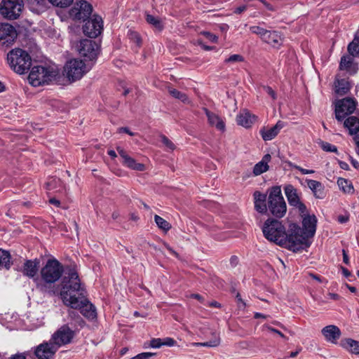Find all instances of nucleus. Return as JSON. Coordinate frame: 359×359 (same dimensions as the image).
Here are the masks:
<instances>
[{
  "mask_svg": "<svg viewBox=\"0 0 359 359\" xmlns=\"http://www.w3.org/2000/svg\"><path fill=\"white\" fill-rule=\"evenodd\" d=\"M60 294L67 306L77 307L82 303L79 298L85 295V289L75 269H70L62 278Z\"/></svg>",
  "mask_w": 359,
  "mask_h": 359,
  "instance_id": "obj_1",
  "label": "nucleus"
},
{
  "mask_svg": "<svg viewBox=\"0 0 359 359\" xmlns=\"http://www.w3.org/2000/svg\"><path fill=\"white\" fill-rule=\"evenodd\" d=\"M64 273L62 264L55 258L47 260L40 270V278H36V288L43 293L55 295L56 289L55 284Z\"/></svg>",
  "mask_w": 359,
  "mask_h": 359,
  "instance_id": "obj_2",
  "label": "nucleus"
},
{
  "mask_svg": "<svg viewBox=\"0 0 359 359\" xmlns=\"http://www.w3.org/2000/svg\"><path fill=\"white\" fill-rule=\"evenodd\" d=\"M316 217L314 215H307L302 219L303 229H301L296 224H290V230L293 234V241L290 245V250L297 252L304 247L307 248L310 245L308 239L314 236L316 230Z\"/></svg>",
  "mask_w": 359,
  "mask_h": 359,
  "instance_id": "obj_3",
  "label": "nucleus"
},
{
  "mask_svg": "<svg viewBox=\"0 0 359 359\" xmlns=\"http://www.w3.org/2000/svg\"><path fill=\"white\" fill-rule=\"evenodd\" d=\"M262 231L264 237L271 242H273L290 250L291 242L293 241V234L289 226L288 232H285L282 223L275 219H268L264 224Z\"/></svg>",
  "mask_w": 359,
  "mask_h": 359,
  "instance_id": "obj_4",
  "label": "nucleus"
},
{
  "mask_svg": "<svg viewBox=\"0 0 359 359\" xmlns=\"http://www.w3.org/2000/svg\"><path fill=\"white\" fill-rule=\"evenodd\" d=\"M28 79L32 86L36 87L53 83L64 84L65 77L55 66H36L32 69Z\"/></svg>",
  "mask_w": 359,
  "mask_h": 359,
  "instance_id": "obj_5",
  "label": "nucleus"
},
{
  "mask_svg": "<svg viewBox=\"0 0 359 359\" xmlns=\"http://www.w3.org/2000/svg\"><path fill=\"white\" fill-rule=\"evenodd\" d=\"M7 61L10 67L19 74L27 72L32 65L29 54L21 48H15L9 51L7 54Z\"/></svg>",
  "mask_w": 359,
  "mask_h": 359,
  "instance_id": "obj_6",
  "label": "nucleus"
},
{
  "mask_svg": "<svg viewBox=\"0 0 359 359\" xmlns=\"http://www.w3.org/2000/svg\"><path fill=\"white\" fill-rule=\"evenodd\" d=\"M267 209L276 217H283L287 212V205L283 196L280 187H273L268 196Z\"/></svg>",
  "mask_w": 359,
  "mask_h": 359,
  "instance_id": "obj_7",
  "label": "nucleus"
},
{
  "mask_svg": "<svg viewBox=\"0 0 359 359\" xmlns=\"http://www.w3.org/2000/svg\"><path fill=\"white\" fill-rule=\"evenodd\" d=\"M69 15L74 21L85 22L91 15L93 6L86 0H74Z\"/></svg>",
  "mask_w": 359,
  "mask_h": 359,
  "instance_id": "obj_8",
  "label": "nucleus"
},
{
  "mask_svg": "<svg viewBox=\"0 0 359 359\" xmlns=\"http://www.w3.org/2000/svg\"><path fill=\"white\" fill-rule=\"evenodd\" d=\"M75 335L76 332L68 325H63L52 334L50 340L58 349L62 346L70 344Z\"/></svg>",
  "mask_w": 359,
  "mask_h": 359,
  "instance_id": "obj_9",
  "label": "nucleus"
},
{
  "mask_svg": "<svg viewBox=\"0 0 359 359\" xmlns=\"http://www.w3.org/2000/svg\"><path fill=\"white\" fill-rule=\"evenodd\" d=\"M23 7L22 0H3L0 13L8 20H15L20 17Z\"/></svg>",
  "mask_w": 359,
  "mask_h": 359,
  "instance_id": "obj_10",
  "label": "nucleus"
},
{
  "mask_svg": "<svg viewBox=\"0 0 359 359\" xmlns=\"http://www.w3.org/2000/svg\"><path fill=\"white\" fill-rule=\"evenodd\" d=\"M64 72L68 81L73 82L80 79L86 72V65L81 60H71L66 63Z\"/></svg>",
  "mask_w": 359,
  "mask_h": 359,
  "instance_id": "obj_11",
  "label": "nucleus"
},
{
  "mask_svg": "<svg viewBox=\"0 0 359 359\" xmlns=\"http://www.w3.org/2000/svg\"><path fill=\"white\" fill-rule=\"evenodd\" d=\"M81 56L88 60H95L99 54L100 47L95 42L90 39H82L77 46Z\"/></svg>",
  "mask_w": 359,
  "mask_h": 359,
  "instance_id": "obj_12",
  "label": "nucleus"
},
{
  "mask_svg": "<svg viewBox=\"0 0 359 359\" xmlns=\"http://www.w3.org/2000/svg\"><path fill=\"white\" fill-rule=\"evenodd\" d=\"M356 107L355 100L346 97L339 100L335 106V116L339 121L344 120L346 116L352 114Z\"/></svg>",
  "mask_w": 359,
  "mask_h": 359,
  "instance_id": "obj_13",
  "label": "nucleus"
},
{
  "mask_svg": "<svg viewBox=\"0 0 359 359\" xmlns=\"http://www.w3.org/2000/svg\"><path fill=\"white\" fill-rule=\"evenodd\" d=\"M284 191L289 205L295 207L301 213L304 214L306 212V207L301 201L300 193L298 190L293 185L288 184L285 185Z\"/></svg>",
  "mask_w": 359,
  "mask_h": 359,
  "instance_id": "obj_14",
  "label": "nucleus"
},
{
  "mask_svg": "<svg viewBox=\"0 0 359 359\" xmlns=\"http://www.w3.org/2000/svg\"><path fill=\"white\" fill-rule=\"evenodd\" d=\"M83 27V33L90 37L95 38L99 36L103 29V21L100 16L93 15Z\"/></svg>",
  "mask_w": 359,
  "mask_h": 359,
  "instance_id": "obj_15",
  "label": "nucleus"
},
{
  "mask_svg": "<svg viewBox=\"0 0 359 359\" xmlns=\"http://www.w3.org/2000/svg\"><path fill=\"white\" fill-rule=\"evenodd\" d=\"M16 37V30L11 25L0 23V46H9Z\"/></svg>",
  "mask_w": 359,
  "mask_h": 359,
  "instance_id": "obj_16",
  "label": "nucleus"
},
{
  "mask_svg": "<svg viewBox=\"0 0 359 359\" xmlns=\"http://www.w3.org/2000/svg\"><path fill=\"white\" fill-rule=\"evenodd\" d=\"M58 349L51 342H43L36 346L34 349V354L37 359H53Z\"/></svg>",
  "mask_w": 359,
  "mask_h": 359,
  "instance_id": "obj_17",
  "label": "nucleus"
},
{
  "mask_svg": "<svg viewBox=\"0 0 359 359\" xmlns=\"http://www.w3.org/2000/svg\"><path fill=\"white\" fill-rule=\"evenodd\" d=\"M79 299L82 303L79 304L77 307H70L73 309H79L81 313L89 320H94L97 318L95 307L90 303L85 295L80 297Z\"/></svg>",
  "mask_w": 359,
  "mask_h": 359,
  "instance_id": "obj_18",
  "label": "nucleus"
},
{
  "mask_svg": "<svg viewBox=\"0 0 359 359\" xmlns=\"http://www.w3.org/2000/svg\"><path fill=\"white\" fill-rule=\"evenodd\" d=\"M117 151L122 158L123 164L125 166L137 171H144L145 170V165L144 164L137 163L134 158L128 155L123 149L118 147Z\"/></svg>",
  "mask_w": 359,
  "mask_h": 359,
  "instance_id": "obj_19",
  "label": "nucleus"
},
{
  "mask_svg": "<svg viewBox=\"0 0 359 359\" xmlns=\"http://www.w3.org/2000/svg\"><path fill=\"white\" fill-rule=\"evenodd\" d=\"M285 126V123L278 121L276 124L271 128L263 127L259 133L264 141H270L275 138L280 130Z\"/></svg>",
  "mask_w": 359,
  "mask_h": 359,
  "instance_id": "obj_20",
  "label": "nucleus"
},
{
  "mask_svg": "<svg viewBox=\"0 0 359 359\" xmlns=\"http://www.w3.org/2000/svg\"><path fill=\"white\" fill-rule=\"evenodd\" d=\"M325 340L332 344H337V340L341 335L339 328L334 325H327L321 331Z\"/></svg>",
  "mask_w": 359,
  "mask_h": 359,
  "instance_id": "obj_21",
  "label": "nucleus"
},
{
  "mask_svg": "<svg viewBox=\"0 0 359 359\" xmlns=\"http://www.w3.org/2000/svg\"><path fill=\"white\" fill-rule=\"evenodd\" d=\"M255 210L260 213H265L267 210L268 203L266 204V195L256 191L253 194Z\"/></svg>",
  "mask_w": 359,
  "mask_h": 359,
  "instance_id": "obj_22",
  "label": "nucleus"
},
{
  "mask_svg": "<svg viewBox=\"0 0 359 359\" xmlns=\"http://www.w3.org/2000/svg\"><path fill=\"white\" fill-rule=\"evenodd\" d=\"M203 111L208 118V123L210 124V126H215L219 130H224V122L217 114L209 111L206 108H204Z\"/></svg>",
  "mask_w": 359,
  "mask_h": 359,
  "instance_id": "obj_23",
  "label": "nucleus"
},
{
  "mask_svg": "<svg viewBox=\"0 0 359 359\" xmlns=\"http://www.w3.org/2000/svg\"><path fill=\"white\" fill-rule=\"evenodd\" d=\"M39 262L35 260H26L23 265L22 272L23 274L28 276L29 278H35L38 272Z\"/></svg>",
  "mask_w": 359,
  "mask_h": 359,
  "instance_id": "obj_24",
  "label": "nucleus"
},
{
  "mask_svg": "<svg viewBox=\"0 0 359 359\" xmlns=\"http://www.w3.org/2000/svg\"><path fill=\"white\" fill-rule=\"evenodd\" d=\"M256 116L251 114L249 111H244L241 112L236 116L237 123L245 128H250L256 121Z\"/></svg>",
  "mask_w": 359,
  "mask_h": 359,
  "instance_id": "obj_25",
  "label": "nucleus"
},
{
  "mask_svg": "<svg viewBox=\"0 0 359 359\" xmlns=\"http://www.w3.org/2000/svg\"><path fill=\"white\" fill-rule=\"evenodd\" d=\"M48 1V0H27V4L31 11L39 14L47 9Z\"/></svg>",
  "mask_w": 359,
  "mask_h": 359,
  "instance_id": "obj_26",
  "label": "nucleus"
},
{
  "mask_svg": "<svg viewBox=\"0 0 359 359\" xmlns=\"http://www.w3.org/2000/svg\"><path fill=\"white\" fill-rule=\"evenodd\" d=\"M262 41L265 43L272 45L274 47H276L281 44L283 39L279 32L276 31L268 30Z\"/></svg>",
  "mask_w": 359,
  "mask_h": 359,
  "instance_id": "obj_27",
  "label": "nucleus"
},
{
  "mask_svg": "<svg viewBox=\"0 0 359 359\" xmlns=\"http://www.w3.org/2000/svg\"><path fill=\"white\" fill-rule=\"evenodd\" d=\"M306 182L309 188L312 191L316 198H324L325 194L323 191V187L320 182L313 180H307Z\"/></svg>",
  "mask_w": 359,
  "mask_h": 359,
  "instance_id": "obj_28",
  "label": "nucleus"
},
{
  "mask_svg": "<svg viewBox=\"0 0 359 359\" xmlns=\"http://www.w3.org/2000/svg\"><path fill=\"white\" fill-rule=\"evenodd\" d=\"M351 135L356 134L359 131V118L352 116L346 118L344 123Z\"/></svg>",
  "mask_w": 359,
  "mask_h": 359,
  "instance_id": "obj_29",
  "label": "nucleus"
},
{
  "mask_svg": "<svg viewBox=\"0 0 359 359\" xmlns=\"http://www.w3.org/2000/svg\"><path fill=\"white\" fill-rule=\"evenodd\" d=\"M335 93L340 96L346 95L350 90V84L346 79H337L334 82Z\"/></svg>",
  "mask_w": 359,
  "mask_h": 359,
  "instance_id": "obj_30",
  "label": "nucleus"
},
{
  "mask_svg": "<svg viewBox=\"0 0 359 359\" xmlns=\"http://www.w3.org/2000/svg\"><path fill=\"white\" fill-rule=\"evenodd\" d=\"M341 345L355 354H359V341L348 338L341 341Z\"/></svg>",
  "mask_w": 359,
  "mask_h": 359,
  "instance_id": "obj_31",
  "label": "nucleus"
},
{
  "mask_svg": "<svg viewBox=\"0 0 359 359\" xmlns=\"http://www.w3.org/2000/svg\"><path fill=\"white\" fill-rule=\"evenodd\" d=\"M11 255L8 251L0 249V268L8 269L11 267Z\"/></svg>",
  "mask_w": 359,
  "mask_h": 359,
  "instance_id": "obj_32",
  "label": "nucleus"
},
{
  "mask_svg": "<svg viewBox=\"0 0 359 359\" xmlns=\"http://www.w3.org/2000/svg\"><path fill=\"white\" fill-rule=\"evenodd\" d=\"M348 51L353 57H359V36H355L348 46Z\"/></svg>",
  "mask_w": 359,
  "mask_h": 359,
  "instance_id": "obj_33",
  "label": "nucleus"
},
{
  "mask_svg": "<svg viewBox=\"0 0 359 359\" xmlns=\"http://www.w3.org/2000/svg\"><path fill=\"white\" fill-rule=\"evenodd\" d=\"M168 92L170 94V95H172L173 97H175L176 99L180 100L183 103H184V104L190 103V100H189L188 96L186 94L177 90V89L169 88Z\"/></svg>",
  "mask_w": 359,
  "mask_h": 359,
  "instance_id": "obj_34",
  "label": "nucleus"
},
{
  "mask_svg": "<svg viewBox=\"0 0 359 359\" xmlns=\"http://www.w3.org/2000/svg\"><path fill=\"white\" fill-rule=\"evenodd\" d=\"M337 184L339 187L345 193H353V187L352 183L344 178H339L337 180Z\"/></svg>",
  "mask_w": 359,
  "mask_h": 359,
  "instance_id": "obj_35",
  "label": "nucleus"
},
{
  "mask_svg": "<svg viewBox=\"0 0 359 359\" xmlns=\"http://www.w3.org/2000/svg\"><path fill=\"white\" fill-rule=\"evenodd\" d=\"M353 65V58L350 55H344L341 58L339 69L341 70L349 71L351 69Z\"/></svg>",
  "mask_w": 359,
  "mask_h": 359,
  "instance_id": "obj_36",
  "label": "nucleus"
},
{
  "mask_svg": "<svg viewBox=\"0 0 359 359\" xmlns=\"http://www.w3.org/2000/svg\"><path fill=\"white\" fill-rule=\"evenodd\" d=\"M68 316L69 319L74 322L75 325L80 327H83L84 326L85 322L77 312L73 310H69L68 311Z\"/></svg>",
  "mask_w": 359,
  "mask_h": 359,
  "instance_id": "obj_37",
  "label": "nucleus"
},
{
  "mask_svg": "<svg viewBox=\"0 0 359 359\" xmlns=\"http://www.w3.org/2000/svg\"><path fill=\"white\" fill-rule=\"evenodd\" d=\"M154 221L157 224L158 227L165 231H168L171 229L170 224L161 217L156 215H154Z\"/></svg>",
  "mask_w": 359,
  "mask_h": 359,
  "instance_id": "obj_38",
  "label": "nucleus"
},
{
  "mask_svg": "<svg viewBox=\"0 0 359 359\" xmlns=\"http://www.w3.org/2000/svg\"><path fill=\"white\" fill-rule=\"evenodd\" d=\"M147 22L153 25L158 30H162L163 28V23L159 18L154 17V15L147 14L146 16Z\"/></svg>",
  "mask_w": 359,
  "mask_h": 359,
  "instance_id": "obj_39",
  "label": "nucleus"
},
{
  "mask_svg": "<svg viewBox=\"0 0 359 359\" xmlns=\"http://www.w3.org/2000/svg\"><path fill=\"white\" fill-rule=\"evenodd\" d=\"M128 38L129 40L134 43L137 48H140L142 45V39L140 36V34L135 31L129 30L128 32Z\"/></svg>",
  "mask_w": 359,
  "mask_h": 359,
  "instance_id": "obj_40",
  "label": "nucleus"
},
{
  "mask_svg": "<svg viewBox=\"0 0 359 359\" xmlns=\"http://www.w3.org/2000/svg\"><path fill=\"white\" fill-rule=\"evenodd\" d=\"M269 165L266 163L259 162L254 166L253 174L255 176L259 175L269 170Z\"/></svg>",
  "mask_w": 359,
  "mask_h": 359,
  "instance_id": "obj_41",
  "label": "nucleus"
},
{
  "mask_svg": "<svg viewBox=\"0 0 359 359\" xmlns=\"http://www.w3.org/2000/svg\"><path fill=\"white\" fill-rule=\"evenodd\" d=\"M53 6L60 8H67L74 2V0H48Z\"/></svg>",
  "mask_w": 359,
  "mask_h": 359,
  "instance_id": "obj_42",
  "label": "nucleus"
},
{
  "mask_svg": "<svg viewBox=\"0 0 359 359\" xmlns=\"http://www.w3.org/2000/svg\"><path fill=\"white\" fill-rule=\"evenodd\" d=\"M220 337L215 335L213 339L204 343H197V346H208V347H216L220 344Z\"/></svg>",
  "mask_w": 359,
  "mask_h": 359,
  "instance_id": "obj_43",
  "label": "nucleus"
},
{
  "mask_svg": "<svg viewBox=\"0 0 359 359\" xmlns=\"http://www.w3.org/2000/svg\"><path fill=\"white\" fill-rule=\"evenodd\" d=\"M250 29L253 34L258 35L262 40L264 39L268 31L267 29H265L259 26H252L250 27Z\"/></svg>",
  "mask_w": 359,
  "mask_h": 359,
  "instance_id": "obj_44",
  "label": "nucleus"
},
{
  "mask_svg": "<svg viewBox=\"0 0 359 359\" xmlns=\"http://www.w3.org/2000/svg\"><path fill=\"white\" fill-rule=\"evenodd\" d=\"M161 139L163 144L167 148L168 150L173 151L175 149L174 143L170 140H169L166 136L162 135H161Z\"/></svg>",
  "mask_w": 359,
  "mask_h": 359,
  "instance_id": "obj_45",
  "label": "nucleus"
},
{
  "mask_svg": "<svg viewBox=\"0 0 359 359\" xmlns=\"http://www.w3.org/2000/svg\"><path fill=\"white\" fill-rule=\"evenodd\" d=\"M321 148L325 151L336 152L337 150L334 145L325 142H321Z\"/></svg>",
  "mask_w": 359,
  "mask_h": 359,
  "instance_id": "obj_46",
  "label": "nucleus"
},
{
  "mask_svg": "<svg viewBox=\"0 0 359 359\" xmlns=\"http://www.w3.org/2000/svg\"><path fill=\"white\" fill-rule=\"evenodd\" d=\"M244 58L242 55L238 54H234L231 55L229 57L225 60V62H243Z\"/></svg>",
  "mask_w": 359,
  "mask_h": 359,
  "instance_id": "obj_47",
  "label": "nucleus"
},
{
  "mask_svg": "<svg viewBox=\"0 0 359 359\" xmlns=\"http://www.w3.org/2000/svg\"><path fill=\"white\" fill-rule=\"evenodd\" d=\"M289 165L291 168H295V169L299 170L303 175L312 174V173L315 172V171L313 170H306V169H304V168H303L297 165H295L292 163H289Z\"/></svg>",
  "mask_w": 359,
  "mask_h": 359,
  "instance_id": "obj_48",
  "label": "nucleus"
},
{
  "mask_svg": "<svg viewBox=\"0 0 359 359\" xmlns=\"http://www.w3.org/2000/svg\"><path fill=\"white\" fill-rule=\"evenodd\" d=\"M201 34H203L207 39H208L211 42L216 43L217 41V36L209 32H202Z\"/></svg>",
  "mask_w": 359,
  "mask_h": 359,
  "instance_id": "obj_49",
  "label": "nucleus"
},
{
  "mask_svg": "<svg viewBox=\"0 0 359 359\" xmlns=\"http://www.w3.org/2000/svg\"><path fill=\"white\" fill-rule=\"evenodd\" d=\"M154 355H155V353H149V352L141 353H139L137 355L134 356L131 359H149L150 357L153 356Z\"/></svg>",
  "mask_w": 359,
  "mask_h": 359,
  "instance_id": "obj_50",
  "label": "nucleus"
},
{
  "mask_svg": "<svg viewBox=\"0 0 359 359\" xmlns=\"http://www.w3.org/2000/svg\"><path fill=\"white\" fill-rule=\"evenodd\" d=\"M150 346L151 348H158L163 345L161 339H153L150 341Z\"/></svg>",
  "mask_w": 359,
  "mask_h": 359,
  "instance_id": "obj_51",
  "label": "nucleus"
},
{
  "mask_svg": "<svg viewBox=\"0 0 359 359\" xmlns=\"http://www.w3.org/2000/svg\"><path fill=\"white\" fill-rule=\"evenodd\" d=\"M264 327L270 332L276 333V334H278L280 337L285 339H287L286 337L281 332L278 330L277 329H275V328H273L269 325H264Z\"/></svg>",
  "mask_w": 359,
  "mask_h": 359,
  "instance_id": "obj_52",
  "label": "nucleus"
},
{
  "mask_svg": "<svg viewBox=\"0 0 359 359\" xmlns=\"http://www.w3.org/2000/svg\"><path fill=\"white\" fill-rule=\"evenodd\" d=\"M349 220V215H341L337 217V221L341 224L346 223Z\"/></svg>",
  "mask_w": 359,
  "mask_h": 359,
  "instance_id": "obj_53",
  "label": "nucleus"
},
{
  "mask_svg": "<svg viewBox=\"0 0 359 359\" xmlns=\"http://www.w3.org/2000/svg\"><path fill=\"white\" fill-rule=\"evenodd\" d=\"M264 88L266 90V93L268 95H269L272 97L273 100L276 99V94L275 91L271 87L265 86Z\"/></svg>",
  "mask_w": 359,
  "mask_h": 359,
  "instance_id": "obj_54",
  "label": "nucleus"
},
{
  "mask_svg": "<svg viewBox=\"0 0 359 359\" xmlns=\"http://www.w3.org/2000/svg\"><path fill=\"white\" fill-rule=\"evenodd\" d=\"M236 299H237V302H238V306L241 308V307H243V308H245L246 306V304L245 302L243 300V299L241 298V295L239 293H237L236 294Z\"/></svg>",
  "mask_w": 359,
  "mask_h": 359,
  "instance_id": "obj_55",
  "label": "nucleus"
},
{
  "mask_svg": "<svg viewBox=\"0 0 359 359\" xmlns=\"http://www.w3.org/2000/svg\"><path fill=\"white\" fill-rule=\"evenodd\" d=\"M163 345L172 346L175 344V341L173 339L168 337L164 339L163 341H162Z\"/></svg>",
  "mask_w": 359,
  "mask_h": 359,
  "instance_id": "obj_56",
  "label": "nucleus"
},
{
  "mask_svg": "<svg viewBox=\"0 0 359 359\" xmlns=\"http://www.w3.org/2000/svg\"><path fill=\"white\" fill-rule=\"evenodd\" d=\"M246 9H247V6H239V7L236 8L234 13H236V14H241V13L245 11Z\"/></svg>",
  "mask_w": 359,
  "mask_h": 359,
  "instance_id": "obj_57",
  "label": "nucleus"
},
{
  "mask_svg": "<svg viewBox=\"0 0 359 359\" xmlns=\"http://www.w3.org/2000/svg\"><path fill=\"white\" fill-rule=\"evenodd\" d=\"M191 298L196 299L201 302H203L204 298L199 294H191L190 296Z\"/></svg>",
  "mask_w": 359,
  "mask_h": 359,
  "instance_id": "obj_58",
  "label": "nucleus"
},
{
  "mask_svg": "<svg viewBox=\"0 0 359 359\" xmlns=\"http://www.w3.org/2000/svg\"><path fill=\"white\" fill-rule=\"evenodd\" d=\"M270 160H271V155L267 154L264 156L262 160L260 162H262L263 163L268 164V163L270 161Z\"/></svg>",
  "mask_w": 359,
  "mask_h": 359,
  "instance_id": "obj_59",
  "label": "nucleus"
},
{
  "mask_svg": "<svg viewBox=\"0 0 359 359\" xmlns=\"http://www.w3.org/2000/svg\"><path fill=\"white\" fill-rule=\"evenodd\" d=\"M341 269L342 271L343 275L345 277H349L351 275V272L347 269H346L345 267L341 266Z\"/></svg>",
  "mask_w": 359,
  "mask_h": 359,
  "instance_id": "obj_60",
  "label": "nucleus"
},
{
  "mask_svg": "<svg viewBox=\"0 0 359 359\" xmlns=\"http://www.w3.org/2000/svg\"><path fill=\"white\" fill-rule=\"evenodd\" d=\"M339 166L341 169H344L346 170H348V168H349L348 165L346 162H344V161L339 162Z\"/></svg>",
  "mask_w": 359,
  "mask_h": 359,
  "instance_id": "obj_61",
  "label": "nucleus"
},
{
  "mask_svg": "<svg viewBox=\"0 0 359 359\" xmlns=\"http://www.w3.org/2000/svg\"><path fill=\"white\" fill-rule=\"evenodd\" d=\"M49 202H50V203L55 205L56 206H59L60 204V202L55 198H50L49 200Z\"/></svg>",
  "mask_w": 359,
  "mask_h": 359,
  "instance_id": "obj_62",
  "label": "nucleus"
},
{
  "mask_svg": "<svg viewBox=\"0 0 359 359\" xmlns=\"http://www.w3.org/2000/svg\"><path fill=\"white\" fill-rule=\"evenodd\" d=\"M120 132H124L126 133H128V135L133 136L134 135V133L130 132L128 128H119Z\"/></svg>",
  "mask_w": 359,
  "mask_h": 359,
  "instance_id": "obj_63",
  "label": "nucleus"
},
{
  "mask_svg": "<svg viewBox=\"0 0 359 359\" xmlns=\"http://www.w3.org/2000/svg\"><path fill=\"white\" fill-rule=\"evenodd\" d=\"M208 305L211 307H216V308H219L221 306V304L215 301L210 302L208 304Z\"/></svg>",
  "mask_w": 359,
  "mask_h": 359,
  "instance_id": "obj_64",
  "label": "nucleus"
}]
</instances>
